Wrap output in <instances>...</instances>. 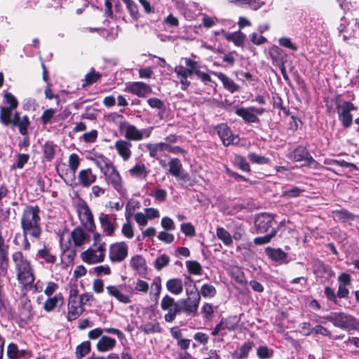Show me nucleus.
I'll return each instance as SVG.
<instances>
[{
	"label": "nucleus",
	"mask_w": 359,
	"mask_h": 359,
	"mask_svg": "<svg viewBox=\"0 0 359 359\" xmlns=\"http://www.w3.org/2000/svg\"><path fill=\"white\" fill-rule=\"evenodd\" d=\"M129 173L132 177L144 180L147 178L149 171L144 163H137L135 166L129 170Z\"/></svg>",
	"instance_id": "obj_28"
},
{
	"label": "nucleus",
	"mask_w": 359,
	"mask_h": 359,
	"mask_svg": "<svg viewBox=\"0 0 359 359\" xmlns=\"http://www.w3.org/2000/svg\"><path fill=\"white\" fill-rule=\"evenodd\" d=\"M341 329L351 330H359V321L353 316L344 313H331L324 318Z\"/></svg>",
	"instance_id": "obj_4"
},
{
	"label": "nucleus",
	"mask_w": 359,
	"mask_h": 359,
	"mask_svg": "<svg viewBox=\"0 0 359 359\" xmlns=\"http://www.w3.org/2000/svg\"><path fill=\"white\" fill-rule=\"evenodd\" d=\"M182 232L187 236L193 237L195 236V228L191 223H184L181 225Z\"/></svg>",
	"instance_id": "obj_56"
},
{
	"label": "nucleus",
	"mask_w": 359,
	"mask_h": 359,
	"mask_svg": "<svg viewBox=\"0 0 359 359\" xmlns=\"http://www.w3.org/2000/svg\"><path fill=\"white\" fill-rule=\"evenodd\" d=\"M114 147L123 161H127L130 158L132 144L129 141L118 140L115 142Z\"/></svg>",
	"instance_id": "obj_17"
},
{
	"label": "nucleus",
	"mask_w": 359,
	"mask_h": 359,
	"mask_svg": "<svg viewBox=\"0 0 359 359\" xmlns=\"http://www.w3.org/2000/svg\"><path fill=\"white\" fill-rule=\"evenodd\" d=\"M169 257L166 255H162L156 259L155 267L158 271L161 270L169 264Z\"/></svg>",
	"instance_id": "obj_54"
},
{
	"label": "nucleus",
	"mask_w": 359,
	"mask_h": 359,
	"mask_svg": "<svg viewBox=\"0 0 359 359\" xmlns=\"http://www.w3.org/2000/svg\"><path fill=\"white\" fill-rule=\"evenodd\" d=\"M217 293L216 288L210 284H204L201 288L200 295L201 294L203 297L212 298L215 296Z\"/></svg>",
	"instance_id": "obj_42"
},
{
	"label": "nucleus",
	"mask_w": 359,
	"mask_h": 359,
	"mask_svg": "<svg viewBox=\"0 0 359 359\" xmlns=\"http://www.w3.org/2000/svg\"><path fill=\"white\" fill-rule=\"evenodd\" d=\"M302 192V189L297 187H294L290 189L283 191L281 196L285 198H291L299 196Z\"/></svg>",
	"instance_id": "obj_51"
},
{
	"label": "nucleus",
	"mask_w": 359,
	"mask_h": 359,
	"mask_svg": "<svg viewBox=\"0 0 359 359\" xmlns=\"http://www.w3.org/2000/svg\"><path fill=\"white\" fill-rule=\"evenodd\" d=\"M55 110L53 109H46L41 116V122L43 125H46L50 122L51 118L54 116Z\"/></svg>",
	"instance_id": "obj_58"
},
{
	"label": "nucleus",
	"mask_w": 359,
	"mask_h": 359,
	"mask_svg": "<svg viewBox=\"0 0 359 359\" xmlns=\"http://www.w3.org/2000/svg\"><path fill=\"white\" fill-rule=\"evenodd\" d=\"M186 266L188 271L191 274L201 275L202 273V266L200 263L196 261H187Z\"/></svg>",
	"instance_id": "obj_40"
},
{
	"label": "nucleus",
	"mask_w": 359,
	"mask_h": 359,
	"mask_svg": "<svg viewBox=\"0 0 359 359\" xmlns=\"http://www.w3.org/2000/svg\"><path fill=\"white\" fill-rule=\"evenodd\" d=\"M106 247L103 245H92L81 254V259L88 264H93L104 261Z\"/></svg>",
	"instance_id": "obj_7"
},
{
	"label": "nucleus",
	"mask_w": 359,
	"mask_h": 359,
	"mask_svg": "<svg viewBox=\"0 0 359 359\" xmlns=\"http://www.w3.org/2000/svg\"><path fill=\"white\" fill-rule=\"evenodd\" d=\"M185 64L188 68L182 65H178L174 69V72L177 74V76L181 83V88L183 90H187L190 85V82L188 81V77L191 76L194 74H196L198 69L201 68V66L197 61L193 60L190 58H185Z\"/></svg>",
	"instance_id": "obj_3"
},
{
	"label": "nucleus",
	"mask_w": 359,
	"mask_h": 359,
	"mask_svg": "<svg viewBox=\"0 0 359 359\" xmlns=\"http://www.w3.org/2000/svg\"><path fill=\"white\" fill-rule=\"evenodd\" d=\"M119 130L128 141H140L144 137H149L151 135L153 128H148L140 130L135 126L131 125L126 121H121L119 123Z\"/></svg>",
	"instance_id": "obj_5"
},
{
	"label": "nucleus",
	"mask_w": 359,
	"mask_h": 359,
	"mask_svg": "<svg viewBox=\"0 0 359 359\" xmlns=\"http://www.w3.org/2000/svg\"><path fill=\"white\" fill-rule=\"evenodd\" d=\"M99 219L102 227L104 229V231L107 235L111 236L114 233L115 229L116 228V217L114 215L101 213Z\"/></svg>",
	"instance_id": "obj_18"
},
{
	"label": "nucleus",
	"mask_w": 359,
	"mask_h": 359,
	"mask_svg": "<svg viewBox=\"0 0 359 359\" xmlns=\"http://www.w3.org/2000/svg\"><path fill=\"white\" fill-rule=\"evenodd\" d=\"M59 303L60 304L63 303V297L60 293L56 294L54 297L48 299L43 304V309L48 312L52 311Z\"/></svg>",
	"instance_id": "obj_33"
},
{
	"label": "nucleus",
	"mask_w": 359,
	"mask_h": 359,
	"mask_svg": "<svg viewBox=\"0 0 359 359\" xmlns=\"http://www.w3.org/2000/svg\"><path fill=\"white\" fill-rule=\"evenodd\" d=\"M168 166V172L171 175L180 180L186 181L187 175L184 172L182 164L180 159L177 158H170Z\"/></svg>",
	"instance_id": "obj_15"
},
{
	"label": "nucleus",
	"mask_w": 359,
	"mask_h": 359,
	"mask_svg": "<svg viewBox=\"0 0 359 359\" xmlns=\"http://www.w3.org/2000/svg\"><path fill=\"white\" fill-rule=\"evenodd\" d=\"M97 179V175L93 173L90 168L83 169L79 171L78 180L80 185L83 187H89Z\"/></svg>",
	"instance_id": "obj_21"
},
{
	"label": "nucleus",
	"mask_w": 359,
	"mask_h": 359,
	"mask_svg": "<svg viewBox=\"0 0 359 359\" xmlns=\"http://www.w3.org/2000/svg\"><path fill=\"white\" fill-rule=\"evenodd\" d=\"M252 343L245 342L239 349L238 352L235 354L236 359H245L248 357V353L252 348Z\"/></svg>",
	"instance_id": "obj_47"
},
{
	"label": "nucleus",
	"mask_w": 359,
	"mask_h": 359,
	"mask_svg": "<svg viewBox=\"0 0 359 359\" xmlns=\"http://www.w3.org/2000/svg\"><path fill=\"white\" fill-rule=\"evenodd\" d=\"M212 74L218 77L222 81L224 88L230 93H233L239 90V86L224 74L216 72H212Z\"/></svg>",
	"instance_id": "obj_23"
},
{
	"label": "nucleus",
	"mask_w": 359,
	"mask_h": 359,
	"mask_svg": "<svg viewBox=\"0 0 359 359\" xmlns=\"http://www.w3.org/2000/svg\"><path fill=\"white\" fill-rule=\"evenodd\" d=\"M43 152L44 157L50 161L55 155V145L53 142H46L43 146Z\"/></svg>",
	"instance_id": "obj_44"
},
{
	"label": "nucleus",
	"mask_w": 359,
	"mask_h": 359,
	"mask_svg": "<svg viewBox=\"0 0 359 359\" xmlns=\"http://www.w3.org/2000/svg\"><path fill=\"white\" fill-rule=\"evenodd\" d=\"M12 261L16 271L17 279L23 285H29L34 281L30 262L23 255L21 251L12 254Z\"/></svg>",
	"instance_id": "obj_2"
},
{
	"label": "nucleus",
	"mask_w": 359,
	"mask_h": 359,
	"mask_svg": "<svg viewBox=\"0 0 359 359\" xmlns=\"http://www.w3.org/2000/svg\"><path fill=\"white\" fill-rule=\"evenodd\" d=\"M130 266L136 271L140 275L145 274L147 272V265L144 259L141 255L133 257L130 262Z\"/></svg>",
	"instance_id": "obj_25"
},
{
	"label": "nucleus",
	"mask_w": 359,
	"mask_h": 359,
	"mask_svg": "<svg viewBox=\"0 0 359 359\" xmlns=\"http://www.w3.org/2000/svg\"><path fill=\"white\" fill-rule=\"evenodd\" d=\"M266 254L273 260L276 262H285L287 258V253L280 248L274 249L271 248H266L265 250Z\"/></svg>",
	"instance_id": "obj_31"
},
{
	"label": "nucleus",
	"mask_w": 359,
	"mask_h": 359,
	"mask_svg": "<svg viewBox=\"0 0 359 359\" xmlns=\"http://www.w3.org/2000/svg\"><path fill=\"white\" fill-rule=\"evenodd\" d=\"M9 262L8 245L6 244L4 238L0 231V262Z\"/></svg>",
	"instance_id": "obj_39"
},
{
	"label": "nucleus",
	"mask_w": 359,
	"mask_h": 359,
	"mask_svg": "<svg viewBox=\"0 0 359 359\" xmlns=\"http://www.w3.org/2000/svg\"><path fill=\"white\" fill-rule=\"evenodd\" d=\"M38 256L44 259L47 263L53 264L56 262L55 255L51 254L46 248L38 251Z\"/></svg>",
	"instance_id": "obj_49"
},
{
	"label": "nucleus",
	"mask_w": 359,
	"mask_h": 359,
	"mask_svg": "<svg viewBox=\"0 0 359 359\" xmlns=\"http://www.w3.org/2000/svg\"><path fill=\"white\" fill-rule=\"evenodd\" d=\"M67 320L72 321L78 318L84 311L83 305L79 300H69Z\"/></svg>",
	"instance_id": "obj_20"
},
{
	"label": "nucleus",
	"mask_w": 359,
	"mask_h": 359,
	"mask_svg": "<svg viewBox=\"0 0 359 359\" xmlns=\"http://www.w3.org/2000/svg\"><path fill=\"white\" fill-rule=\"evenodd\" d=\"M146 148L149 151V156L151 158H157L158 153L168 151V143L161 142L154 144H147Z\"/></svg>",
	"instance_id": "obj_27"
},
{
	"label": "nucleus",
	"mask_w": 359,
	"mask_h": 359,
	"mask_svg": "<svg viewBox=\"0 0 359 359\" xmlns=\"http://www.w3.org/2000/svg\"><path fill=\"white\" fill-rule=\"evenodd\" d=\"M279 44L283 47L288 48L292 50H297V46L293 44L291 41V39L287 37H282L278 40Z\"/></svg>",
	"instance_id": "obj_60"
},
{
	"label": "nucleus",
	"mask_w": 359,
	"mask_h": 359,
	"mask_svg": "<svg viewBox=\"0 0 359 359\" xmlns=\"http://www.w3.org/2000/svg\"><path fill=\"white\" fill-rule=\"evenodd\" d=\"M284 54L282 49L278 46L273 47L269 52V55L273 61H276L278 65L283 62V55Z\"/></svg>",
	"instance_id": "obj_48"
},
{
	"label": "nucleus",
	"mask_w": 359,
	"mask_h": 359,
	"mask_svg": "<svg viewBox=\"0 0 359 359\" xmlns=\"http://www.w3.org/2000/svg\"><path fill=\"white\" fill-rule=\"evenodd\" d=\"M151 196L154 197L156 200L163 202L166 199L167 192L164 189H156L155 191L150 194Z\"/></svg>",
	"instance_id": "obj_61"
},
{
	"label": "nucleus",
	"mask_w": 359,
	"mask_h": 359,
	"mask_svg": "<svg viewBox=\"0 0 359 359\" xmlns=\"http://www.w3.org/2000/svg\"><path fill=\"white\" fill-rule=\"evenodd\" d=\"M103 175L107 183L111 185L121 196H124L126 194L127 191L124 187L122 177L114 165L104 171Z\"/></svg>",
	"instance_id": "obj_6"
},
{
	"label": "nucleus",
	"mask_w": 359,
	"mask_h": 359,
	"mask_svg": "<svg viewBox=\"0 0 359 359\" xmlns=\"http://www.w3.org/2000/svg\"><path fill=\"white\" fill-rule=\"evenodd\" d=\"M7 355L9 359H16L19 355V351L17 345L13 343L8 344L7 347Z\"/></svg>",
	"instance_id": "obj_57"
},
{
	"label": "nucleus",
	"mask_w": 359,
	"mask_h": 359,
	"mask_svg": "<svg viewBox=\"0 0 359 359\" xmlns=\"http://www.w3.org/2000/svg\"><path fill=\"white\" fill-rule=\"evenodd\" d=\"M236 163L243 171L249 172L250 170V165L246 160L242 156L236 157Z\"/></svg>",
	"instance_id": "obj_59"
},
{
	"label": "nucleus",
	"mask_w": 359,
	"mask_h": 359,
	"mask_svg": "<svg viewBox=\"0 0 359 359\" xmlns=\"http://www.w3.org/2000/svg\"><path fill=\"white\" fill-rule=\"evenodd\" d=\"M14 109L7 107H0V121L3 125L8 126L11 124Z\"/></svg>",
	"instance_id": "obj_36"
},
{
	"label": "nucleus",
	"mask_w": 359,
	"mask_h": 359,
	"mask_svg": "<svg viewBox=\"0 0 359 359\" xmlns=\"http://www.w3.org/2000/svg\"><path fill=\"white\" fill-rule=\"evenodd\" d=\"M101 77V74L98 72H95L93 69L88 73L84 79V83L82 84L83 87L88 85H91L98 81Z\"/></svg>",
	"instance_id": "obj_45"
},
{
	"label": "nucleus",
	"mask_w": 359,
	"mask_h": 359,
	"mask_svg": "<svg viewBox=\"0 0 359 359\" xmlns=\"http://www.w3.org/2000/svg\"><path fill=\"white\" fill-rule=\"evenodd\" d=\"M4 97L6 103L8 104L7 107H10L15 109L17 108V107L18 106V102L12 93L9 92H6L4 93Z\"/></svg>",
	"instance_id": "obj_52"
},
{
	"label": "nucleus",
	"mask_w": 359,
	"mask_h": 359,
	"mask_svg": "<svg viewBox=\"0 0 359 359\" xmlns=\"http://www.w3.org/2000/svg\"><path fill=\"white\" fill-rule=\"evenodd\" d=\"M80 161L79 157L76 154H72L69 157V166L74 175L76 170L79 166Z\"/></svg>",
	"instance_id": "obj_55"
},
{
	"label": "nucleus",
	"mask_w": 359,
	"mask_h": 359,
	"mask_svg": "<svg viewBox=\"0 0 359 359\" xmlns=\"http://www.w3.org/2000/svg\"><path fill=\"white\" fill-rule=\"evenodd\" d=\"M126 86L127 91L140 97H144L151 92V88L143 82H128Z\"/></svg>",
	"instance_id": "obj_14"
},
{
	"label": "nucleus",
	"mask_w": 359,
	"mask_h": 359,
	"mask_svg": "<svg viewBox=\"0 0 359 359\" xmlns=\"http://www.w3.org/2000/svg\"><path fill=\"white\" fill-rule=\"evenodd\" d=\"M161 308L162 310L167 311L164 316V319L167 323L174 321L177 314L182 311L179 304L169 295H165L163 297L161 302Z\"/></svg>",
	"instance_id": "obj_8"
},
{
	"label": "nucleus",
	"mask_w": 359,
	"mask_h": 359,
	"mask_svg": "<svg viewBox=\"0 0 359 359\" xmlns=\"http://www.w3.org/2000/svg\"><path fill=\"white\" fill-rule=\"evenodd\" d=\"M128 247L124 242L111 244L109 250V259L112 262H121L128 256Z\"/></svg>",
	"instance_id": "obj_12"
},
{
	"label": "nucleus",
	"mask_w": 359,
	"mask_h": 359,
	"mask_svg": "<svg viewBox=\"0 0 359 359\" xmlns=\"http://www.w3.org/2000/svg\"><path fill=\"white\" fill-rule=\"evenodd\" d=\"M277 233L276 228H272L269 233L264 236H260L255 238L254 243L256 245H263L268 243L271 241V238H273Z\"/></svg>",
	"instance_id": "obj_41"
},
{
	"label": "nucleus",
	"mask_w": 359,
	"mask_h": 359,
	"mask_svg": "<svg viewBox=\"0 0 359 359\" xmlns=\"http://www.w3.org/2000/svg\"><path fill=\"white\" fill-rule=\"evenodd\" d=\"M29 120L27 116H24L21 118L18 122L16 123L15 126H18L19 128V132L22 135H26L27 134L28 126H29Z\"/></svg>",
	"instance_id": "obj_46"
},
{
	"label": "nucleus",
	"mask_w": 359,
	"mask_h": 359,
	"mask_svg": "<svg viewBox=\"0 0 359 359\" xmlns=\"http://www.w3.org/2000/svg\"><path fill=\"white\" fill-rule=\"evenodd\" d=\"M236 114L242 117L245 122L257 123L259 121L257 116L252 114L248 108H239L236 110Z\"/></svg>",
	"instance_id": "obj_34"
},
{
	"label": "nucleus",
	"mask_w": 359,
	"mask_h": 359,
	"mask_svg": "<svg viewBox=\"0 0 359 359\" xmlns=\"http://www.w3.org/2000/svg\"><path fill=\"white\" fill-rule=\"evenodd\" d=\"M276 224L272 215L262 213L257 216L255 220V226L257 233H269L272 228Z\"/></svg>",
	"instance_id": "obj_10"
},
{
	"label": "nucleus",
	"mask_w": 359,
	"mask_h": 359,
	"mask_svg": "<svg viewBox=\"0 0 359 359\" xmlns=\"http://www.w3.org/2000/svg\"><path fill=\"white\" fill-rule=\"evenodd\" d=\"M116 344V341L107 336H102L97 343L96 348L100 352H107L112 350Z\"/></svg>",
	"instance_id": "obj_24"
},
{
	"label": "nucleus",
	"mask_w": 359,
	"mask_h": 359,
	"mask_svg": "<svg viewBox=\"0 0 359 359\" xmlns=\"http://www.w3.org/2000/svg\"><path fill=\"white\" fill-rule=\"evenodd\" d=\"M149 284L142 280H138L135 287V290L137 292L147 293L149 290Z\"/></svg>",
	"instance_id": "obj_63"
},
{
	"label": "nucleus",
	"mask_w": 359,
	"mask_h": 359,
	"mask_svg": "<svg viewBox=\"0 0 359 359\" xmlns=\"http://www.w3.org/2000/svg\"><path fill=\"white\" fill-rule=\"evenodd\" d=\"M216 234L217 238L221 240L225 245L229 246L232 244V236L225 229L217 227Z\"/></svg>",
	"instance_id": "obj_37"
},
{
	"label": "nucleus",
	"mask_w": 359,
	"mask_h": 359,
	"mask_svg": "<svg viewBox=\"0 0 359 359\" xmlns=\"http://www.w3.org/2000/svg\"><path fill=\"white\" fill-rule=\"evenodd\" d=\"M166 288L173 294H180L183 291L182 281L180 278H171L167 281Z\"/></svg>",
	"instance_id": "obj_29"
},
{
	"label": "nucleus",
	"mask_w": 359,
	"mask_h": 359,
	"mask_svg": "<svg viewBox=\"0 0 359 359\" xmlns=\"http://www.w3.org/2000/svg\"><path fill=\"white\" fill-rule=\"evenodd\" d=\"M333 217L336 220L346 222L349 220H353L355 215L346 210H340L333 212Z\"/></svg>",
	"instance_id": "obj_38"
},
{
	"label": "nucleus",
	"mask_w": 359,
	"mask_h": 359,
	"mask_svg": "<svg viewBox=\"0 0 359 359\" xmlns=\"http://www.w3.org/2000/svg\"><path fill=\"white\" fill-rule=\"evenodd\" d=\"M90 351V343L88 341L81 343L76 347V355L78 358H81L87 355Z\"/></svg>",
	"instance_id": "obj_43"
},
{
	"label": "nucleus",
	"mask_w": 359,
	"mask_h": 359,
	"mask_svg": "<svg viewBox=\"0 0 359 359\" xmlns=\"http://www.w3.org/2000/svg\"><path fill=\"white\" fill-rule=\"evenodd\" d=\"M288 158L292 161L298 162L304 161L305 165H310L314 162L313 158L310 155L308 150L302 146L297 147L288 154Z\"/></svg>",
	"instance_id": "obj_13"
},
{
	"label": "nucleus",
	"mask_w": 359,
	"mask_h": 359,
	"mask_svg": "<svg viewBox=\"0 0 359 359\" xmlns=\"http://www.w3.org/2000/svg\"><path fill=\"white\" fill-rule=\"evenodd\" d=\"M337 110L339 119L345 128L351 126L353 122V117L351 111L355 109L353 104L344 101L337 104Z\"/></svg>",
	"instance_id": "obj_11"
},
{
	"label": "nucleus",
	"mask_w": 359,
	"mask_h": 359,
	"mask_svg": "<svg viewBox=\"0 0 359 359\" xmlns=\"http://www.w3.org/2000/svg\"><path fill=\"white\" fill-rule=\"evenodd\" d=\"M201 298L187 297L180 300L179 303L182 305V311L187 314H196L197 313Z\"/></svg>",
	"instance_id": "obj_16"
},
{
	"label": "nucleus",
	"mask_w": 359,
	"mask_h": 359,
	"mask_svg": "<svg viewBox=\"0 0 359 359\" xmlns=\"http://www.w3.org/2000/svg\"><path fill=\"white\" fill-rule=\"evenodd\" d=\"M126 5L128 10L129 11L130 15L133 18H137L139 15V11L137 8V6L136 4L132 0H122Z\"/></svg>",
	"instance_id": "obj_53"
},
{
	"label": "nucleus",
	"mask_w": 359,
	"mask_h": 359,
	"mask_svg": "<svg viewBox=\"0 0 359 359\" xmlns=\"http://www.w3.org/2000/svg\"><path fill=\"white\" fill-rule=\"evenodd\" d=\"M224 37L228 41H231L236 46H242L245 39V35L241 31L234 32L232 33H224Z\"/></svg>",
	"instance_id": "obj_32"
},
{
	"label": "nucleus",
	"mask_w": 359,
	"mask_h": 359,
	"mask_svg": "<svg viewBox=\"0 0 359 359\" xmlns=\"http://www.w3.org/2000/svg\"><path fill=\"white\" fill-rule=\"evenodd\" d=\"M138 329L146 334L161 333L163 331V328L153 313L144 315Z\"/></svg>",
	"instance_id": "obj_9"
},
{
	"label": "nucleus",
	"mask_w": 359,
	"mask_h": 359,
	"mask_svg": "<svg viewBox=\"0 0 359 359\" xmlns=\"http://www.w3.org/2000/svg\"><path fill=\"white\" fill-rule=\"evenodd\" d=\"M161 226L165 230H173L175 228L172 219L165 217L161 219Z\"/></svg>",
	"instance_id": "obj_64"
},
{
	"label": "nucleus",
	"mask_w": 359,
	"mask_h": 359,
	"mask_svg": "<svg viewBox=\"0 0 359 359\" xmlns=\"http://www.w3.org/2000/svg\"><path fill=\"white\" fill-rule=\"evenodd\" d=\"M92 161L103 174L104 171L109 170L111 166L114 165L109 158L102 155H95V157L92 158Z\"/></svg>",
	"instance_id": "obj_30"
},
{
	"label": "nucleus",
	"mask_w": 359,
	"mask_h": 359,
	"mask_svg": "<svg viewBox=\"0 0 359 359\" xmlns=\"http://www.w3.org/2000/svg\"><path fill=\"white\" fill-rule=\"evenodd\" d=\"M71 238L76 246H81L85 243L86 235L82 229L76 228L72 231Z\"/></svg>",
	"instance_id": "obj_35"
},
{
	"label": "nucleus",
	"mask_w": 359,
	"mask_h": 359,
	"mask_svg": "<svg viewBox=\"0 0 359 359\" xmlns=\"http://www.w3.org/2000/svg\"><path fill=\"white\" fill-rule=\"evenodd\" d=\"M249 160L255 164L264 165L269 162V159L265 156L258 155L255 153H250L248 154Z\"/></svg>",
	"instance_id": "obj_50"
},
{
	"label": "nucleus",
	"mask_w": 359,
	"mask_h": 359,
	"mask_svg": "<svg viewBox=\"0 0 359 359\" xmlns=\"http://www.w3.org/2000/svg\"><path fill=\"white\" fill-rule=\"evenodd\" d=\"M106 290L110 296L115 297L121 303L128 304L131 302L130 297L122 293L117 286L108 285Z\"/></svg>",
	"instance_id": "obj_26"
},
{
	"label": "nucleus",
	"mask_w": 359,
	"mask_h": 359,
	"mask_svg": "<svg viewBox=\"0 0 359 359\" xmlns=\"http://www.w3.org/2000/svg\"><path fill=\"white\" fill-rule=\"evenodd\" d=\"M215 130L217 131L224 145L229 146L233 142L236 137L233 135L231 131L226 124L221 123L218 125L216 127Z\"/></svg>",
	"instance_id": "obj_19"
},
{
	"label": "nucleus",
	"mask_w": 359,
	"mask_h": 359,
	"mask_svg": "<svg viewBox=\"0 0 359 359\" xmlns=\"http://www.w3.org/2000/svg\"><path fill=\"white\" fill-rule=\"evenodd\" d=\"M78 213L82 222L85 225H89V229L92 230L94 227L93 217L91 211L86 204L81 205L78 207Z\"/></svg>",
	"instance_id": "obj_22"
},
{
	"label": "nucleus",
	"mask_w": 359,
	"mask_h": 359,
	"mask_svg": "<svg viewBox=\"0 0 359 359\" xmlns=\"http://www.w3.org/2000/svg\"><path fill=\"white\" fill-rule=\"evenodd\" d=\"M39 213L38 206H27L23 210L20 219L22 232L29 233V235L35 239H39L42 232Z\"/></svg>",
	"instance_id": "obj_1"
},
{
	"label": "nucleus",
	"mask_w": 359,
	"mask_h": 359,
	"mask_svg": "<svg viewBox=\"0 0 359 359\" xmlns=\"http://www.w3.org/2000/svg\"><path fill=\"white\" fill-rule=\"evenodd\" d=\"M257 355L259 358L266 359L271 358L272 353L266 346H260L257 348Z\"/></svg>",
	"instance_id": "obj_62"
}]
</instances>
